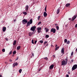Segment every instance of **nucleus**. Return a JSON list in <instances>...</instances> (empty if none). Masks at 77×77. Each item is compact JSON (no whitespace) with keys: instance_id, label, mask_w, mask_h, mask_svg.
<instances>
[{"instance_id":"1","label":"nucleus","mask_w":77,"mask_h":77,"mask_svg":"<svg viewBox=\"0 0 77 77\" xmlns=\"http://www.w3.org/2000/svg\"><path fill=\"white\" fill-rule=\"evenodd\" d=\"M32 23H33V20H30L29 21H28L27 22V26H30V24H32Z\"/></svg>"},{"instance_id":"2","label":"nucleus","mask_w":77,"mask_h":77,"mask_svg":"<svg viewBox=\"0 0 77 77\" xmlns=\"http://www.w3.org/2000/svg\"><path fill=\"white\" fill-rule=\"evenodd\" d=\"M67 64V63L65 62V60H63L61 61V65L65 66Z\"/></svg>"},{"instance_id":"3","label":"nucleus","mask_w":77,"mask_h":77,"mask_svg":"<svg viewBox=\"0 0 77 77\" xmlns=\"http://www.w3.org/2000/svg\"><path fill=\"white\" fill-rule=\"evenodd\" d=\"M77 65L75 64L74 65L72 68V71H74V70H75V69H77Z\"/></svg>"},{"instance_id":"4","label":"nucleus","mask_w":77,"mask_h":77,"mask_svg":"<svg viewBox=\"0 0 77 77\" xmlns=\"http://www.w3.org/2000/svg\"><path fill=\"white\" fill-rule=\"evenodd\" d=\"M42 28L41 27H38L37 28V32L38 33H40L41 32V29Z\"/></svg>"},{"instance_id":"5","label":"nucleus","mask_w":77,"mask_h":77,"mask_svg":"<svg viewBox=\"0 0 77 77\" xmlns=\"http://www.w3.org/2000/svg\"><path fill=\"white\" fill-rule=\"evenodd\" d=\"M35 29H36L35 26H32L30 29V30H32V31H33V32H34V31H35Z\"/></svg>"},{"instance_id":"6","label":"nucleus","mask_w":77,"mask_h":77,"mask_svg":"<svg viewBox=\"0 0 77 77\" xmlns=\"http://www.w3.org/2000/svg\"><path fill=\"white\" fill-rule=\"evenodd\" d=\"M51 32H53L54 33L56 32V29L54 28H52L51 30Z\"/></svg>"},{"instance_id":"7","label":"nucleus","mask_w":77,"mask_h":77,"mask_svg":"<svg viewBox=\"0 0 77 77\" xmlns=\"http://www.w3.org/2000/svg\"><path fill=\"white\" fill-rule=\"evenodd\" d=\"M27 20H23L22 23L23 24H26L27 23Z\"/></svg>"},{"instance_id":"8","label":"nucleus","mask_w":77,"mask_h":77,"mask_svg":"<svg viewBox=\"0 0 77 77\" xmlns=\"http://www.w3.org/2000/svg\"><path fill=\"white\" fill-rule=\"evenodd\" d=\"M65 50V48H63L61 50V52L62 54H64V50Z\"/></svg>"},{"instance_id":"9","label":"nucleus","mask_w":77,"mask_h":77,"mask_svg":"<svg viewBox=\"0 0 77 77\" xmlns=\"http://www.w3.org/2000/svg\"><path fill=\"white\" fill-rule=\"evenodd\" d=\"M17 65H18V63H14L13 65V67H15V66H17Z\"/></svg>"},{"instance_id":"10","label":"nucleus","mask_w":77,"mask_h":77,"mask_svg":"<svg viewBox=\"0 0 77 77\" xmlns=\"http://www.w3.org/2000/svg\"><path fill=\"white\" fill-rule=\"evenodd\" d=\"M45 31L46 33H47V32H48L49 31V29L47 28L46 27H45Z\"/></svg>"},{"instance_id":"11","label":"nucleus","mask_w":77,"mask_h":77,"mask_svg":"<svg viewBox=\"0 0 77 77\" xmlns=\"http://www.w3.org/2000/svg\"><path fill=\"white\" fill-rule=\"evenodd\" d=\"M54 67V65L53 64H52L50 66L49 69H53Z\"/></svg>"},{"instance_id":"12","label":"nucleus","mask_w":77,"mask_h":77,"mask_svg":"<svg viewBox=\"0 0 77 77\" xmlns=\"http://www.w3.org/2000/svg\"><path fill=\"white\" fill-rule=\"evenodd\" d=\"M29 6L28 5H26L25 7V9L26 11H27L29 9Z\"/></svg>"},{"instance_id":"13","label":"nucleus","mask_w":77,"mask_h":77,"mask_svg":"<svg viewBox=\"0 0 77 77\" xmlns=\"http://www.w3.org/2000/svg\"><path fill=\"white\" fill-rule=\"evenodd\" d=\"M77 18V16L76 15L72 17V20H75V18Z\"/></svg>"},{"instance_id":"14","label":"nucleus","mask_w":77,"mask_h":77,"mask_svg":"<svg viewBox=\"0 0 77 77\" xmlns=\"http://www.w3.org/2000/svg\"><path fill=\"white\" fill-rule=\"evenodd\" d=\"M44 17H46L47 16V14L46 13V12H45L44 13Z\"/></svg>"},{"instance_id":"15","label":"nucleus","mask_w":77,"mask_h":77,"mask_svg":"<svg viewBox=\"0 0 77 77\" xmlns=\"http://www.w3.org/2000/svg\"><path fill=\"white\" fill-rule=\"evenodd\" d=\"M6 27H3L2 30L3 32H5L6 31Z\"/></svg>"},{"instance_id":"16","label":"nucleus","mask_w":77,"mask_h":77,"mask_svg":"<svg viewBox=\"0 0 77 77\" xmlns=\"http://www.w3.org/2000/svg\"><path fill=\"white\" fill-rule=\"evenodd\" d=\"M65 61L67 63H68V57H67L66 58V59H65Z\"/></svg>"},{"instance_id":"17","label":"nucleus","mask_w":77,"mask_h":77,"mask_svg":"<svg viewBox=\"0 0 77 77\" xmlns=\"http://www.w3.org/2000/svg\"><path fill=\"white\" fill-rule=\"evenodd\" d=\"M60 12V9H58L57 10V14H59V13Z\"/></svg>"},{"instance_id":"18","label":"nucleus","mask_w":77,"mask_h":77,"mask_svg":"<svg viewBox=\"0 0 77 77\" xmlns=\"http://www.w3.org/2000/svg\"><path fill=\"white\" fill-rule=\"evenodd\" d=\"M20 48H21V46H18L17 47V50H20Z\"/></svg>"},{"instance_id":"19","label":"nucleus","mask_w":77,"mask_h":77,"mask_svg":"<svg viewBox=\"0 0 77 77\" xmlns=\"http://www.w3.org/2000/svg\"><path fill=\"white\" fill-rule=\"evenodd\" d=\"M16 43H17V41L16 40H15L13 43V45H15V44H16Z\"/></svg>"},{"instance_id":"20","label":"nucleus","mask_w":77,"mask_h":77,"mask_svg":"<svg viewBox=\"0 0 77 77\" xmlns=\"http://www.w3.org/2000/svg\"><path fill=\"white\" fill-rule=\"evenodd\" d=\"M70 5V4L67 3L66 5V7H68V6H69Z\"/></svg>"},{"instance_id":"21","label":"nucleus","mask_w":77,"mask_h":77,"mask_svg":"<svg viewBox=\"0 0 77 77\" xmlns=\"http://www.w3.org/2000/svg\"><path fill=\"white\" fill-rule=\"evenodd\" d=\"M59 46H58L57 47H56L55 48V51H56V50H57L58 49H59Z\"/></svg>"},{"instance_id":"22","label":"nucleus","mask_w":77,"mask_h":77,"mask_svg":"<svg viewBox=\"0 0 77 77\" xmlns=\"http://www.w3.org/2000/svg\"><path fill=\"white\" fill-rule=\"evenodd\" d=\"M29 36H32V34L31 32H29Z\"/></svg>"},{"instance_id":"23","label":"nucleus","mask_w":77,"mask_h":77,"mask_svg":"<svg viewBox=\"0 0 77 77\" xmlns=\"http://www.w3.org/2000/svg\"><path fill=\"white\" fill-rule=\"evenodd\" d=\"M23 14H24V15H27V13L26 12H23Z\"/></svg>"},{"instance_id":"24","label":"nucleus","mask_w":77,"mask_h":77,"mask_svg":"<svg viewBox=\"0 0 77 77\" xmlns=\"http://www.w3.org/2000/svg\"><path fill=\"white\" fill-rule=\"evenodd\" d=\"M49 37V35H46L45 37L46 38H48Z\"/></svg>"},{"instance_id":"25","label":"nucleus","mask_w":77,"mask_h":77,"mask_svg":"<svg viewBox=\"0 0 77 77\" xmlns=\"http://www.w3.org/2000/svg\"><path fill=\"white\" fill-rule=\"evenodd\" d=\"M56 26V29H57V30H58L59 29V26Z\"/></svg>"},{"instance_id":"26","label":"nucleus","mask_w":77,"mask_h":77,"mask_svg":"<svg viewBox=\"0 0 77 77\" xmlns=\"http://www.w3.org/2000/svg\"><path fill=\"white\" fill-rule=\"evenodd\" d=\"M2 52H3L4 53V52H5V49L4 48L2 50Z\"/></svg>"},{"instance_id":"27","label":"nucleus","mask_w":77,"mask_h":77,"mask_svg":"<svg viewBox=\"0 0 77 77\" xmlns=\"http://www.w3.org/2000/svg\"><path fill=\"white\" fill-rule=\"evenodd\" d=\"M66 44H69V43H70V42H69V41H68L67 42H66Z\"/></svg>"},{"instance_id":"28","label":"nucleus","mask_w":77,"mask_h":77,"mask_svg":"<svg viewBox=\"0 0 77 77\" xmlns=\"http://www.w3.org/2000/svg\"><path fill=\"white\" fill-rule=\"evenodd\" d=\"M19 72L20 73H21V72L22 71V69H20L19 71Z\"/></svg>"},{"instance_id":"29","label":"nucleus","mask_w":77,"mask_h":77,"mask_svg":"<svg viewBox=\"0 0 77 77\" xmlns=\"http://www.w3.org/2000/svg\"><path fill=\"white\" fill-rule=\"evenodd\" d=\"M64 42L65 43H66V42H67V39H64Z\"/></svg>"},{"instance_id":"30","label":"nucleus","mask_w":77,"mask_h":77,"mask_svg":"<svg viewBox=\"0 0 77 77\" xmlns=\"http://www.w3.org/2000/svg\"><path fill=\"white\" fill-rule=\"evenodd\" d=\"M47 43H48V42L47 41L45 42L44 43V45H45V44H47Z\"/></svg>"},{"instance_id":"31","label":"nucleus","mask_w":77,"mask_h":77,"mask_svg":"<svg viewBox=\"0 0 77 77\" xmlns=\"http://www.w3.org/2000/svg\"><path fill=\"white\" fill-rule=\"evenodd\" d=\"M13 54H16V51H14L13 52Z\"/></svg>"},{"instance_id":"32","label":"nucleus","mask_w":77,"mask_h":77,"mask_svg":"<svg viewBox=\"0 0 77 77\" xmlns=\"http://www.w3.org/2000/svg\"><path fill=\"white\" fill-rule=\"evenodd\" d=\"M12 51H10V52L9 53V55L11 54H12Z\"/></svg>"},{"instance_id":"33","label":"nucleus","mask_w":77,"mask_h":77,"mask_svg":"<svg viewBox=\"0 0 77 77\" xmlns=\"http://www.w3.org/2000/svg\"><path fill=\"white\" fill-rule=\"evenodd\" d=\"M40 43H41L42 44V43H43V41H42V40L40 41Z\"/></svg>"},{"instance_id":"34","label":"nucleus","mask_w":77,"mask_h":77,"mask_svg":"<svg viewBox=\"0 0 77 77\" xmlns=\"http://www.w3.org/2000/svg\"><path fill=\"white\" fill-rule=\"evenodd\" d=\"M41 24V22H39L38 24V25H39V24Z\"/></svg>"},{"instance_id":"35","label":"nucleus","mask_w":77,"mask_h":77,"mask_svg":"<svg viewBox=\"0 0 77 77\" xmlns=\"http://www.w3.org/2000/svg\"><path fill=\"white\" fill-rule=\"evenodd\" d=\"M32 44H34V41H33V40H32Z\"/></svg>"},{"instance_id":"36","label":"nucleus","mask_w":77,"mask_h":77,"mask_svg":"<svg viewBox=\"0 0 77 77\" xmlns=\"http://www.w3.org/2000/svg\"><path fill=\"white\" fill-rule=\"evenodd\" d=\"M73 54H74V52H72L71 53V56H72V55H73Z\"/></svg>"},{"instance_id":"37","label":"nucleus","mask_w":77,"mask_h":77,"mask_svg":"<svg viewBox=\"0 0 77 77\" xmlns=\"http://www.w3.org/2000/svg\"><path fill=\"white\" fill-rule=\"evenodd\" d=\"M75 28H77V23L75 25Z\"/></svg>"},{"instance_id":"38","label":"nucleus","mask_w":77,"mask_h":77,"mask_svg":"<svg viewBox=\"0 0 77 77\" xmlns=\"http://www.w3.org/2000/svg\"><path fill=\"white\" fill-rule=\"evenodd\" d=\"M37 42V41H35V42H34V43H35V44H36V42Z\"/></svg>"},{"instance_id":"39","label":"nucleus","mask_w":77,"mask_h":77,"mask_svg":"<svg viewBox=\"0 0 77 77\" xmlns=\"http://www.w3.org/2000/svg\"><path fill=\"white\" fill-rule=\"evenodd\" d=\"M9 62H12V60L11 59H10L9 60Z\"/></svg>"},{"instance_id":"40","label":"nucleus","mask_w":77,"mask_h":77,"mask_svg":"<svg viewBox=\"0 0 77 77\" xmlns=\"http://www.w3.org/2000/svg\"><path fill=\"white\" fill-rule=\"evenodd\" d=\"M45 59H46V60H48V59L47 58V57H46V58H45Z\"/></svg>"},{"instance_id":"41","label":"nucleus","mask_w":77,"mask_h":77,"mask_svg":"<svg viewBox=\"0 0 77 77\" xmlns=\"http://www.w3.org/2000/svg\"><path fill=\"white\" fill-rule=\"evenodd\" d=\"M45 11H47V8H46V7L45 8Z\"/></svg>"},{"instance_id":"42","label":"nucleus","mask_w":77,"mask_h":77,"mask_svg":"<svg viewBox=\"0 0 77 77\" xmlns=\"http://www.w3.org/2000/svg\"><path fill=\"white\" fill-rule=\"evenodd\" d=\"M32 56L33 57V56H34V54L33 53H32Z\"/></svg>"},{"instance_id":"43","label":"nucleus","mask_w":77,"mask_h":77,"mask_svg":"<svg viewBox=\"0 0 77 77\" xmlns=\"http://www.w3.org/2000/svg\"><path fill=\"white\" fill-rule=\"evenodd\" d=\"M71 62H74V60H71Z\"/></svg>"},{"instance_id":"44","label":"nucleus","mask_w":77,"mask_h":77,"mask_svg":"<svg viewBox=\"0 0 77 77\" xmlns=\"http://www.w3.org/2000/svg\"><path fill=\"white\" fill-rule=\"evenodd\" d=\"M40 16H39L38 17V20H39V18H40Z\"/></svg>"},{"instance_id":"45","label":"nucleus","mask_w":77,"mask_h":77,"mask_svg":"<svg viewBox=\"0 0 77 77\" xmlns=\"http://www.w3.org/2000/svg\"><path fill=\"white\" fill-rule=\"evenodd\" d=\"M18 59V57H17L16 59V60H17Z\"/></svg>"},{"instance_id":"46","label":"nucleus","mask_w":77,"mask_h":77,"mask_svg":"<svg viewBox=\"0 0 77 77\" xmlns=\"http://www.w3.org/2000/svg\"><path fill=\"white\" fill-rule=\"evenodd\" d=\"M66 77H69V75H66Z\"/></svg>"},{"instance_id":"47","label":"nucleus","mask_w":77,"mask_h":77,"mask_svg":"<svg viewBox=\"0 0 77 77\" xmlns=\"http://www.w3.org/2000/svg\"><path fill=\"white\" fill-rule=\"evenodd\" d=\"M5 39H6V41H8V38H6Z\"/></svg>"},{"instance_id":"48","label":"nucleus","mask_w":77,"mask_h":77,"mask_svg":"<svg viewBox=\"0 0 77 77\" xmlns=\"http://www.w3.org/2000/svg\"><path fill=\"white\" fill-rule=\"evenodd\" d=\"M48 46V44H47L46 45V46L47 47V46Z\"/></svg>"},{"instance_id":"49","label":"nucleus","mask_w":77,"mask_h":77,"mask_svg":"<svg viewBox=\"0 0 77 77\" xmlns=\"http://www.w3.org/2000/svg\"><path fill=\"white\" fill-rule=\"evenodd\" d=\"M57 47V45H55V47Z\"/></svg>"},{"instance_id":"50","label":"nucleus","mask_w":77,"mask_h":77,"mask_svg":"<svg viewBox=\"0 0 77 77\" xmlns=\"http://www.w3.org/2000/svg\"><path fill=\"white\" fill-rule=\"evenodd\" d=\"M53 57H55V55H53Z\"/></svg>"},{"instance_id":"51","label":"nucleus","mask_w":77,"mask_h":77,"mask_svg":"<svg viewBox=\"0 0 77 77\" xmlns=\"http://www.w3.org/2000/svg\"><path fill=\"white\" fill-rule=\"evenodd\" d=\"M2 77V75H0V77Z\"/></svg>"},{"instance_id":"52","label":"nucleus","mask_w":77,"mask_h":77,"mask_svg":"<svg viewBox=\"0 0 77 77\" xmlns=\"http://www.w3.org/2000/svg\"><path fill=\"white\" fill-rule=\"evenodd\" d=\"M14 22L16 21V20H14Z\"/></svg>"},{"instance_id":"53","label":"nucleus","mask_w":77,"mask_h":77,"mask_svg":"<svg viewBox=\"0 0 77 77\" xmlns=\"http://www.w3.org/2000/svg\"><path fill=\"white\" fill-rule=\"evenodd\" d=\"M69 20H71V18H69Z\"/></svg>"},{"instance_id":"54","label":"nucleus","mask_w":77,"mask_h":77,"mask_svg":"<svg viewBox=\"0 0 77 77\" xmlns=\"http://www.w3.org/2000/svg\"><path fill=\"white\" fill-rule=\"evenodd\" d=\"M76 51H77V48L76 49Z\"/></svg>"},{"instance_id":"55","label":"nucleus","mask_w":77,"mask_h":77,"mask_svg":"<svg viewBox=\"0 0 77 77\" xmlns=\"http://www.w3.org/2000/svg\"><path fill=\"white\" fill-rule=\"evenodd\" d=\"M55 25H56H56H57V24H55Z\"/></svg>"},{"instance_id":"56","label":"nucleus","mask_w":77,"mask_h":77,"mask_svg":"<svg viewBox=\"0 0 77 77\" xmlns=\"http://www.w3.org/2000/svg\"><path fill=\"white\" fill-rule=\"evenodd\" d=\"M7 63V62H5V63Z\"/></svg>"},{"instance_id":"57","label":"nucleus","mask_w":77,"mask_h":77,"mask_svg":"<svg viewBox=\"0 0 77 77\" xmlns=\"http://www.w3.org/2000/svg\"><path fill=\"white\" fill-rule=\"evenodd\" d=\"M74 20H72V21H73Z\"/></svg>"},{"instance_id":"58","label":"nucleus","mask_w":77,"mask_h":77,"mask_svg":"<svg viewBox=\"0 0 77 77\" xmlns=\"http://www.w3.org/2000/svg\"><path fill=\"white\" fill-rule=\"evenodd\" d=\"M31 58H32V56H31Z\"/></svg>"}]
</instances>
